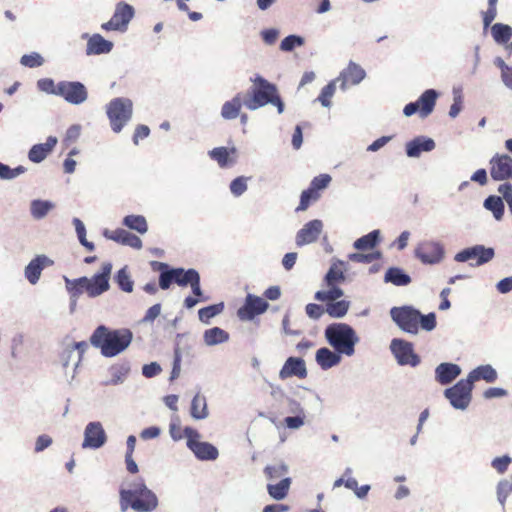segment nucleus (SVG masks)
<instances>
[{
	"mask_svg": "<svg viewBox=\"0 0 512 512\" xmlns=\"http://www.w3.org/2000/svg\"><path fill=\"white\" fill-rule=\"evenodd\" d=\"M331 182V176L328 174H320L312 179L310 187L319 192V190L325 189Z\"/></svg>",
	"mask_w": 512,
	"mask_h": 512,
	"instance_id": "nucleus-64",
	"label": "nucleus"
},
{
	"mask_svg": "<svg viewBox=\"0 0 512 512\" xmlns=\"http://www.w3.org/2000/svg\"><path fill=\"white\" fill-rule=\"evenodd\" d=\"M112 271V264L105 262L102 264L101 272L96 273L89 281V297H97L109 290V279Z\"/></svg>",
	"mask_w": 512,
	"mask_h": 512,
	"instance_id": "nucleus-17",
	"label": "nucleus"
},
{
	"mask_svg": "<svg viewBox=\"0 0 512 512\" xmlns=\"http://www.w3.org/2000/svg\"><path fill=\"white\" fill-rule=\"evenodd\" d=\"M184 436L187 439V447L198 460L214 461L218 458V449L211 443L200 441L201 435L196 429L189 426L185 427Z\"/></svg>",
	"mask_w": 512,
	"mask_h": 512,
	"instance_id": "nucleus-7",
	"label": "nucleus"
},
{
	"mask_svg": "<svg viewBox=\"0 0 512 512\" xmlns=\"http://www.w3.org/2000/svg\"><path fill=\"white\" fill-rule=\"evenodd\" d=\"M341 355L343 354L335 350L332 351L327 347H322L316 351L315 360L321 369L328 370L341 362Z\"/></svg>",
	"mask_w": 512,
	"mask_h": 512,
	"instance_id": "nucleus-28",
	"label": "nucleus"
},
{
	"mask_svg": "<svg viewBox=\"0 0 512 512\" xmlns=\"http://www.w3.org/2000/svg\"><path fill=\"white\" fill-rule=\"evenodd\" d=\"M131 371L130 363L123 361L111 365L108 368L109 378L102 382L104 386H116L123 384Z\"/></svg>",
	"mask_w": 512,
	"mask_h": 512,
	"instance_id": "nucleus-24",
	"label": "nucleus"
},
{
	"mask_svg": "<svg viewBox=\"0 0 512 512\" xmlns=\"http://www.w3.org/2000/svg\"><path fill=\"white\" fill-rule=\"evenodd\" d=\"M497 371L490 365H480L469 372L466 379L473 386L474 382L484 380L487 383H493L497 380Z\"/></svg>",
	"mask_w": 512,
	"mask_h": 512,
	"instance_id": "nucleus-30",
	"label": "nucleus"
},
{
	"mask_svg": "<svg viewBox=\"0 0 512 512\" xmlns=\"http://www.w3.org/2000/svg\"><path fill=\"white\" fill-rule=\"evenodd\" d=\"M320 198L319 192L313 190L310 186L308 189L302 191L300 196V203L296 211H305L311 202L317 201Z\"/></svg>",
	"mask_w": 512,
	"mask_h": 512,
	"instance_id": "nucleus-51",
	"label": "nucleus"
},
{
	"mask_svg": "<svg viewBox=\"0 0 512 512\" xmlns=\"http://www.w3.org/2000/svg\"><path fill=\"white\" fill-rule=\"evenodd\" d=\"M73 361L75 363L76 361V354L74 352V349L73 347H70V345H66L60 355H59V362L61 364V366L63 367V369H67L70 362Z\"/></svg>",
	"mask_w": 512,
	"mask_h": 512,
	"instance_id": "nucleus-62",
	"label": "nucleus"
},
{
	"mask_svg": "<svg viewBox=\"0 0 512 512\" xmlns=\"http://www.w3.org/2000/svg\"><path fill=\"white\" fill-rule=\"evenodd\" d=\"M58 140L55 136H49L45 143L35 144L28 153V158L33 163L42 162L54 149Z\"/></svg>",
	"mask_w": 512,
	"mask_h": 512,
	"instance_id": "nucleus-27",
	"label": "nucleus"
},
{
	"mask_svg": "<svg viewBox=\"0 0 512 512\" xmlns=\"http://www.w3.org/2000/svg\"><path fill=\"white\" fill-rule=\"evenodd\" d=\"M119 504L121 512H126L128 508L136 512H152L158 507L159 500L144 480L138 478L130 482L127 488H120Z\"/></svg>",
	"mask_w": 512,
	"mask_h": 512,
	"instance_id": "nucleus-2",
	"label": "nucleus"
},
{
	"mask_svg": "<svg viewBox=\"0 0 512 512\" xmlns=\"http://www.w3.org/2000/svg\"><path fill=\"white\" fill-rule=\"evenodd\" d=\"M103 235L105 238H107L109 240H113L122 245H126L129 247L135 248V249L142 248V240L138 236H136L124 229H116V230L105 229L103 232Z\"/></svg>",
	"mask_w": 512,
	"mask_h": 512,
	"instance_id": "nucleus-22",
	"label": "nucleus"
},
{
	"mask_svg": "<svg viewBox=\"0 0 512 512\" xmlns=\"http://www.w3.org/2000/svg\"><path fill=\"white\" fill-rule=\"evenodd\" d=\"M122 223L127 228L140 234H145L148 231L146 218L142 215H127L123 218Z\"/></svg>",
	"mask_w": 512,
	"mask_h": 512,
	"instance_id": "nucleus-42",
	"label": "nucleus"
},
{
	"mask_svg": "<svg viewBox=\"0 0 512 512\" xmlns=\"http://www.w3.org/2000/svg\"><path fill=\"white\" fill-rule=\"evenodd\" d=\"M268 307V302L263 298L249 293L245 298L244 305L238 309L237 316L242 321H251L255 316L263 314Z\"/></svg>",
	"mask_w": 512,
	"mask_h": 512,
	"instance_id": "nucleus-16",
	"label": "nucleus"
},
{
	"mask_svg": "<svg viewBox=\"0 0 512 512\" xmlns=\"http://www.w3.org/2000/svg\"><path fill=\"white\" fill-rule=\"evenodd\" d=\"M57 96L62 97L69 104L80 105L87 100L88 92L85 85L79 81H60Z\"/></svg>",
	"mask_w": 512,
	"mask_h": 512,
	"instance_id": "nucleus-13",
	"label": "nucleus"
},
{
	"mask_svg": "<svg viewBox=\"0 0 512 512\" xmlns=\"http://www.w3.org/2000/svg\"><path fill=\"white\" fill-rule=\"evenodd\" d=\"M324 231V223L320 219H313L305 223L295 235L297 247L316 243Z\"/></svg>",
	"mask_w": 512,
	"mask_h": 512,
	"instance_id": "nucleus-14",
	"label": "nucleus"
},
{
	"mask_svg": "<svg viewBox=\"0 0 512 512\" xmlns=\"http://www.w3.org/2000/svg\"><path fill=\"white\" fill-rule=\"evenodd\" d=\"M328 287V290L317 291L314 295V298L317 301L331 303L337 301L339 298L343 296V290L337 287L335 284Z\"/></svg>",
	"mask_w": 512,
	"mask_h": 512,
	"instance_id": "nucleus-44",
	"label": "nucleus"
},
{
	"mask_svg": "<svg viewBox=\"0 0 512 512\" xmlns=\"http://www.w3.org/2000/svg\"><path fill=\"white\" fill-rule=\"evenodd\" d=\"M224 310V303H218L209 305L207 307L201 308L198 311L199 320L204 324H209L210 320L215 316L221 314Z\"/></svg>",
	"mask_w": 512,
	"mask_h": 512,
	"instance_id": "nucleus-45",
	"label": "nucleus"
},
{
	"mask_svg": "<svg viewBox=\"0 0 512 512\" xmlns=\"http://www.w3.org/2000/svg\"><path fill=\"white\" fill-rule=\"evenodd\" d=\"M151 266L154 271L159 272V287L163 290L169 289L174 283L176 268H171L168 264L158 261H153Z\"/></svg>",
	"mask_w": 512,
	"mask_h": 512,
	"instance_id": "nucleus-31",
	"label": "nucleus"
},
{
	"mask_svg": "<svg viewBox=\"0 0 512 512\" xmlns=\"http://www.w3.org/2000/svg\"><path fill=\"white\" fill-rule=\"evenodd\" d=\"M69 345H70V347H73L74 352L76 354V361H75V363H73L74 368H73V373L71 376V378L73 379L75 377L76 369L78 368V366L82 360L83 354L88 348V344L85 341H80V342H74Z\"/></svg>",
	"mask_w": 512,
	"mask_h": 512,
	"instance_id": "nucleus-61",
	"label": "nucleus"
},
{
	"mask_svg": "<svg viewBox=\"0 0 512 512\" xmlns=\"http://www.w3.org/2000/svg\"><path fill=\"white\" fill-rule=\"evenodd\" d=\"M496 493L498 502L504 508L508 496L512 493V476L498 482Z\"/></svg>",
	"mask_w": 512,
	"mask_h": 512,
	"instance_id": "nucleus-47",
	"label": "nucleus"
},
{
	"mask_svg": "<svg viewBox=\"0 0 512 512\" xmlns=\"http://www.w3.org/2000/svg\"><path fill=\"white\" fill-rule=\"evenodd\" d=\"M343 265V261L333 263L325 275V282L327 286H332L336 282L343 281L345 279L344 273L341 269L337 268V265Z\"/></svg>",
	"mask_w": 512,
	"mask_h": 512,
	"instance_id": "nucleus-52",
	"label": "nucleus"
},
{
	"mask_svg": "<svg viewBox=\"0 0 512 512\" xmlns=\"http://www.w3.org/2000/svg\"><path fill=\"white\" fill-rule=\"evenodd\" d=\"M384 281L395 286H407L411 283V277L403 269L391 267L385 272Z\"/></svg>",
	"mask_w": 512,
	"mask_h": 512,
	"instance_id": "nucleus-36",
	"label": "nucleus"
},
{
	"mask_svg": "<svg viewBox=\"0 0 512 512\" xmlns=\"http://www.w3.org/2000/svg\"><path fill=\"white\" fill-rule=\"evenodd\" d=\"M229 337V333L220 327L207 329L203 333V341L209 347L226 343Z\"/></svg>",
	"mask_w": 512,
	"mask_h": 512,
	"instance_id": "nucleus-35",
	"label": "nucleus"
},
{
	"mask_svg": "<svg viewBox=\"0 0 512 512\" xmlns=\"http://www.w3.org/2000/svg\"><path fill=\"white\" fill-rule=\"evenodd\" d=\"M113 47V42L106 40L102 35L95 33L88 38L86 54L88 56L108 54L112 51Z\"/></svg>",
	"mask_w": 512,
	"mask_h": 512,
	"instance_id": "nucleus-26",
	"label": "nucleus"
},
{
	"mask_svg": "<svg viewBox=\"0 0 512 512\" xmlns=\"http://www.w3.org/2000/svg\"><path fill=\"white\" fill-rule=\"evenodd\" d=\"M365 76V70L361 66L354 62H350L347 68L340 73L336 80L341 82L340 88L345 91L347 89L348 82L352 85H357L365 78Z\"/></svg>",
	"mask_w": 512,
	"mask_h": 512,
	"instance_id": "nucleus-21",
	"label": "nucleus"
},
{
	"mask_svg": "<svg viewBox=\"0 0 512 512\" xmlns=\"http://www.w3.org/2000/svg\"><path fill=\"white\" fill-rule=\"evenodd\" d=\"M511 462L512 458L510 456L503 455L501 457L494 458L491 462V466L499 474H504L508 470V467L511 464Z\"/></svg>",
	"mask_w": 512,
	"mask_h": 512,
	"instance_id": "nucleus-63",
	"label": "nucleus"
},
{
	"mask_svg": "<svg viewBox=\"0 0 512 512\" xmlns=\"http://www.w3.org/2000/svg\"><path fill=\"white\" fill-rule=\"evenodd\" d=\"M66 288L72 297H79L84 291L89 295V281L87 277H80L78 279H69L64 276Z\"/></svg>",
	"mask_w": 512,
	"mask_h": 512,
	"instance_id": "nucleus-38",
	"label": "nucleus"
},
{
	"mask_svg": "<svg viewBox=\"0 0 512 512\" xmlns=\"http://www.w3.org/2000/svg\"><path fill=\"white\" fill-rule=\"evenodd\" d=\"M389 349L400 366L417 367L421 362L420 356L414 351L413 344L407 340L393 338Z\"/></svg>",
	"mask_w": 512,
	"mask_h": 512,
	"instance_id": "nucleus-9",
	"label": "nucleus"
},
{
	"mask_svg": "<svg viewBox=\"0 0 512 512\" xmlns=\"http://www.w3.org/2000/svg\"><path fill=\"white\" fill-rule=\"evenodd\" d=\"M490 175L495 181L509 179L512 171V157L508 154H495L489 161Z\"/></svg>",
	"mask_w": 512,
	"mask_h": 512,
	"instance_id": "nucleus-18",
	"label": "nucleus"
},
{
	"mask_svg": "<svg viewBox=\"0 0 512 512\" xmlns=\"http://www.w3.org/2000/svg\"><path fill=\"white\" fill-rule=\"evenodd\" d=\"M24 166H17L16 168H10L8 165L0 162V178L3 180H12L19 175L26 172Z\"/></svg>",
	"mask_w": 512,
	"mask_h": 512,
	"instance_id": "nucleus-56",
	"label": "nucleus"
},
{
	"mask_svg": "<svg viewBox=\"0 0 512 512\" xmlns=\"http://www.w3.org/2000/svg\"><path fill=\"white\" fill-rule=\"evenodd\" d=\"M491 34L498 44H505L512 37V28L506 24L496 23L491 28Z\"/></svg>",
	"mask_w": 512,
	"mask_h": 512,
	"instance_id": "nucleus-43",
	"label": "nucleus"
},
{
	"mask_svg": "<svg viewBox=\"0 0 512 512\" xmlns=\"http://www.w3.org/2000/svg\"><path fill=\"white\" fill-rule=\"evenodd\" d=\"M190 415L195 420H204L209 416L206 397L197 393L192 401L190 407Z\"/></svg>",
	"mask_w": 512,
	"mask_h": 512,
	"instance_id": "nucleus-34",
	"label": "nucleus"
},
{
	"mask_svg": "<svg viewBox=\"0 0 512 512\" xmlns=\"http://www.w3.org/2000/svg\"><path fill=\"white\" fill-rule=\"evenodd\" d=\"M445 256L444 246L434 240L421 241L415 248V257L423 264L435 265L440 263Z\"/></svg>",
	"mask_w": 512,
	"mask_h": 512,
	"instance_id": "nucleus-12",
	"label": "nucleus"
},
{
	"mask_svg": "<svg viewBox=\"0 0 512 512\" xmlns=\"http://www.w3.org/2000/svg\"><path fill=\"white\" fill-rule=\"evenodd\" d=\"M324 336L336 352L347 357L355 354V346L360 340L354 328L342 322L329 324L324 330Z\"/></svg>",
	"mask_w": 512,
	"mask_h": 512,
	"instance_id": "nucleus-4",
	"label": "nucleus"
},
{
	"mask_svg": "<svg viewBox=\"0 0 512 512\" xmlns=\"http://www.w3.org/2000/svg\"><path fill=\"white\" fill-rule=\"evenodd\" d=\"M197 270L190 268L185 270L184 268H176V276L174 277V283L179 286H187L191 282L192 278L196 274Z\"/></svg>",
	"mask_w": 512,
	"mask_h": 512,
	"instance_id": "nucleus-55",
	"label": "nucleus"
},
{
	"mask_svg": "<svg viewBox=\"0 0 512 512\" xmlns=\"http://www.w3.org/2000/svg\"><path fill=\"white\" fill-rule=\"evenodd\" d=\"M54 203L48 200L36 199L31 201L30 213L36 220L43 219L54 208Z\"/></svg>",
	"mask_w": 512,
	"mask_h": 512,
	"instance_id": "nucleus-39",
	"label": "nucleus"
},
{
	"mask_svg": "<svg viewBox=\"0 0 512 512\" xmlns=\"http://www.w3.org/2000/svg\"><path fill=\"white\" fill-rule=\"evenodd\" d=\"M483 206L486 210L492 212L494 218L497 221H500L504 215V203L500 196L490 195L488 196L483 203Z\"/></svg>",
	"mask_w": 512,
	"mask_h": 512,
	"instance_id": "nucleus-40",
	"label": "nucleus"
},
{
	"mask_svg": "<svg viewBox=\"0 0 512 512\" xmlns=\"http://www.w3.org/2000/svg\"><path fill=\"white\" fill-rule=\"evenodd\" d=\"M461 372L462 370L459 365L443 362L435 368V380L441 385H448L451 384Z\"/></svg>",
	"mask_w": 512,
	"mask_h": 512,
	"instance_id": "nucleus-25",
	"label": "nucleus"
},
{
	"mask_svg": "<svg viewBox=\"0 0 512 512\" xmlns=\"http://www.w3.org/2000/svg\"><path fill=\"white\" fill-rule=\"evenodd\" d=\"M53 265V261L47 257L46 255H37L33 258L25 267L24 275L27 281L31 285H35L38 283L42 271L46 268Z\"/></svg>",
	"mask_w": 512,
	"mask_h": 512,
	"instance_id": "nucleus-19",
	"label": "nucleus"
},
{
	"mask_svg": "<svg viewBox=\"0 0 512 512\" xmlns=\"http://www.w3.org/2000/svg\"><path fill=\"white\" fill-rule=\"evenodd\" d=\"M291 377L304 379L307 377L305 361L299 357H289L279 372V378L285 380Z\"/></svg>",
	"mask_w": 512,
	"mask_h": 512,
	"instance_id": "nucleus-20",
	"label": "nucleus"
},
{
	"mask_svg": "<svg viewBox=\"0 0 512 512\" xmlns=\"http://www.w3.org/2000/svg\"><path fill=\"white\" fill-rule=\"evenodd\" d=\"M390 317L402 331L413 335L418 334L419 328L430 332L435 329L437 324L434 312L423 315L410 305L392 307Z\"/></svg>",
	"mask_w": 512,
	"mask_h": 512,
	"instance_id": "nucleus-3",
	"label": "nucleus"
},
{
	"mask_svg": "<svg viewBox=\"0 0 512 512\" xmlns=\"http://www.w3.org/2000/svg\"><path fill=\"white\" fill-rule=\"evenodd\" d=\"M37 89L41 92L57 96L58 83L55 84L51 78H41L36 83Z\"/></svg>",
	"mask_w": 512,
	"mask_h": 512,
	"instance_id": "nucleus-60",
	"label": "nucleus"
},
{
	"mask_svg": "<svg viewBox=\"0 0 512 512\" xmlns=\"http://www.w3.org/2000/svg\"><path fill=\"white\" fill-rule=\"evenodd\" d=\"M43 63V57L37 52L25 54L20 58V64L29 68L40 67L43 65Z\"/></svg>",
	"mask_w": 512,
	"mask_h": 512,
	"instance_id": "nucleus-57",
	"label": "nucleus"
},
{
	"mask_svg": "<svg viewBox=\"0 0 512 512\" xmlns=\"http://www.w3.org/2000/svg\"><path fill=\"white\" fill-rule=\"evenodd\" d=\"M115 281L122 291L127 293H131L133 291L134 282L130 277L127 267H123L117 272Z\"/></svg>",
	"mask_w": 512,
	"mask_h": 512,
	"instance_id": "nucleus-49",
	"label": "nucleus"
},
{
	"mask_svg": "<svg viewBox=\"0 0 512 512\" xmlns=\"http://www.w3.org/2000/svg\"><path fill=\"white\" fill-rule=\"evenodd\" d=\"M338 81L335 79L329 82L323 89L321 90L320 95L317 100L322 104L323 107L330 108L331 101L330 99L333 97L336 90V83Z\"/></svg>",
	"mask_w": 512,
	"mask_h": 512,
	"instance_id": "nucleus-53",
	"label": "nucleus"
},
{
	"mask_svg": "<svg viewBox=\"0 0 512 512\" xmlns=\"http://www.w3.org/2000/svg\"><path fill=\"white\" fill-rule=\"evenodd\" d=\"M236 153V148H227L224 146L213 148L208 152L209 157L216 161L220 168H227L232 166L235 161L230 157L231 154Z\"/></svg>",
	"mask_w": 512,
	"mask_h": 512,
	"instance_id": "nucleus-33",
	"label": "nucleus"
},
{
	"mask_svg": "<svg viewBox=\"0 0 512 512\" xmlns=\"http://www.w3.org/2000/svg\"><path fill=\"white\" fill-rule=\"evenodd\" d=\"M135 10L132 5L126 2L117 3L111 19L101 25L105 31L125 32L130 21L133 19Z\"/></svg>",
	"mask_w": 512,
	"mask_h": 512,
	"instance_id": "nucleus-10",
	"label": "nucleus"
},
{
	"mask_svg": "<svg viewBox=\"0 0 512 512\" xmlns=\"http://www.w3.org/2000/svg\"><path fill=\"white\" fill-rule=\"evenodd\" d=\"M435 147V141L426 136H418L405 145L406 154L410 158H418L422 152H430Z\"/></svg>",
	"mask_w": 512,
	"mask_h": 512,
	"instance_id": "nucleus-23",
	"label": "nucleus"
},
{
	"mask_svg": "<svg viewBox=\"0 0 512 512\" xmlns=\"http://www.w3.org/2000/svg\"><path fill=\"white\" fill-rule=\"evenodd\" d=\"M72 223L75 227V231L78 237V240L82 246H84L88 251H93L95 246L92 242H89L86 239V228L84 223L79 218H73Z\"/></svg>",
	"mask_w": 512,
	"mask_h": 512,
	"instance_id": "nucleus-50",
	"label": "nucleus"
},
{
	"mask_svg": "<svg viewBox=\"0 0 512 512\" xmlns=\"http://www.w3.org/2000/svg\"><path fill=\"white\" fill-rule=\"evenodd\" d=\"M289 472V467L284 462L267 465L264 469V474L269 480H276L284 477Z\"/></svg>",
	"mask_w": 512,
	"mask_h": 512,
	"instance_id": "nucleus-48",
	"label": "nucleus"
},
{
	"mask_svg": "<svg viewBox=\"0 0 512 512\" xmlns=\"http://www.w3.org/2000/svg\"><path fill=\"white\" fill-rule=\"evenodd\" d=\"M248 177L239 176L233 179L229 185L230 192L235 197L242 196L248 189Z\"/></svg>",
	"mask_w": 512,
	"mask_h": 512,
	"instance_id": "nucleus-54",
	"label": "nucleus"
},
{
	"mask_svg": "<svg viewBox=\"0 0 512 512\" xmlns=\"http://www.w3.org/2000/svg\"><path fill=\"white\" fill-rule=\"evenodd\" d=\"M495 256V250L492 247H486L484 245H474L467 247L454 256V261L459 263L468 262L475 260V263H470V266H482L490 262Z\"/></svg>",
	"mask_w": 512,
	"mask_h": 512,
	"instance_id": "nucleus-11",
	"label": "nucleus"
},
{
	"mask_svg": "<svg viewBox=\"0 0 512 512\" xmlns=\"http://www.w3.org/2000/svg\"><path fill=\"white\" fill-rule=\"evenodd\" d=\"M83 449L97 450L105 445L107 442V435L103 425L99 421L89 422L83 433Z\"/></svg>",
	"mask_w": 512,
	"mask_h": 512,
	"instance_id": "nucleus-15",
	"label": "nucleus"
},
{
	"mask_svg": "<svg viewBox=\"0 0 512 512\" xmlns=\"http://www.w3.org/2000/svg\"><path fill=\"white\" fill-rule=\"evenodd\" d=\"M380 241V230H373L368 234L358 238L354 243L353 247L357 250H368L373 249Z\"/></svg>",
	"mask_w": 512,
	"mask_h": 512,
	"instance_id": "nucleus-41",
	"label": "nucleus"
},
{
	"mask_svg": "<svg viewBox=\"0 0 512 512\" xmlns=\"http://www.w3.org/2000/svg\"><path fill=\"white\" fill-rule=\"evenodd\" d=\"M106 114L113 132L120 133L132 118L133 102L125 97L114 98L107 104Z\"/></svg>",
	"mask_w": 512,
	"mask_h": 512,
	"instance_id": "nucleus-6",
	"label": "nucleus"
},
{
	"mask_svg": "<svg viewBox=\"0 0 512 512\" xmlns=\"http://www.w3.org/2000/svg\"><path fill=\"white\" fill-rule=\"evenodd\" d=\"M244 93H237L231 100L224 102L221 108V117L225 120L236 119L240 115L241 107L244 106Z\"/></svg>",
	"mask_w": 512,
	"mask_h": 512,
	"instance_id": "nucleus-29",
	"label": "nucleus"
},
{
	"mask_svg": "<svg viewBox=\"0 0 512 512\" xmlns=\"http://www.w3.org/2000/svg\"><path fill=\"white\" fill-rule=\"evenodd\" d=\"M350 307V302L346 300L327 303L326 312L333 318H343Z\"/></svg>",
	"mask_w": 512,
	"mask_h": 512,
	"instance_id": "nucleus-46",
	"label": "nucleus"
},
{
	"mask_svg": "<svg viewBox=\"0 0 512 512\" xmlns=\"http://www.w3.org/2000/svg\"><path fill=\"white\" fill-rule=\"evenodd\" d=\"M252 81L255 86L251 88L249 93H244L246 99L244 100V106L251 111H255L270 104L273 97L278 93V89L275 84L260 75L255 76Z\"/></svg>",
	"mask_w": 512,
	"mask_h": 512,
	"instance_id": "nucleus-5",
	"label": "nucleus"
},
{
	"mask_svg": "<svg viewBox=\"0 0 512 512\" xmlns=\"http://www.w3.org/2000/svg\"><path fill=\"white\" fill-rule=\"evenodd\" d=\"M438 96L439 93L435 89H427L420 95L417 103H419L421 118H426L433 112Z\"/></svg>",
	"mask_w": 512,
	"mask_h": 512,
	"instance_id": "nucleus-32",
	"label": "nucleus"
},
{
	"mask_svg": "<svg viewBox=\"0 0 512 512\" xmlns=\"http://www.w3.org/2000/svg\"><path fill=\"white\" fill-rule=\"evenodd\" d=\"M303 44V37L298 35H289L281 41L280 49L284 52H291L295 47L302 46Z\"/></svg>",
	"mask_w": 512,
	"mask_h": 512,
	"instance_id": "nucleus-59",
	"label": "nucleus"
},
{
	"mask_svg": "<svg viewBox=\"0 0 512 512\" xmlns=\"http://www.w3.org/2000/svg\"><path fill=\"white\" fill-rule=\"evenodd\" d=\"M292 480L290 477H284L280 482L276 484H268L267 492L271 498L280 501L286 498Z\"/></svg>",
	"mask_w": 512,
	"mask_h": 512,
	"instance_id": "nucleus-37",
	"label": "nucleus"
},
{
	"mask_svg": "<svg viewBox=\"0 0 512 512\" xmlns=\"http://www.w3.org/2000/svg\"><path fill=\"white\" fill-rule=\"evenodd\" d=\"M133 333L128 328L112 329L99 325L90 336V343L106 358L123 353L131 344Z\"/></svg>",
	"mask_w": 512,
	"mask_h": 512,
	"instance_id": "nucleus-1",
	"label": "nucleus"
},
{
	"mask_svg": "<svg viewBox=\"0 0 512 512\" xmlns=\"http://www.w3.org/2000/svg\"><path fill=\"white\" fill-rule=\"evenodd\" d=\"M472 390L473 386L466 378H463L452 387L446 388L443 394L454 409L463 411L470 405L472 400Z\"/></svg>",
	"mask_w": 512,
	"mask_h": 512,
	"instance_id": "nucleus-8",
	"label": "nucleus"
},
{
	"mask_svg": "<svg viewBox=\"0 0 512 512\" xmlns=\"http://www.w3.org/2000/svg\"><path fill=\"white\" fill-rule=\"evenodd\" d=\"M348 258L352 262L368 264V263H371V262H373L375 260L380 259L381 258V252L375 251V252L368 253V254H363V253L356 252V253L349 254Z\"/></svg>",
	"mask_w": 512,
	"mask_h": 512,
	"instance_id": "nucleus-58",
	"label": "nucleus"
}]
</instances>
